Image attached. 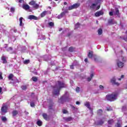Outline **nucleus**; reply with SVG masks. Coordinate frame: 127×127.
Segmentation results:
<instances>
[{
  "instance_id": "423d86ee",
  "label": "nucleus",
  "mask_w": 127,
  "mask_h": 127,
  "mask_svg": "<svg viewBox=\"0 0 127 127\" xmlns=\"http://www.w3.org/2000/svg\"><path fill=\"white\" fill-rule=\"evenodd\" d=\"M114 15H117L118 17H121V13H120V10H119V8H115V11L114 12Z\"/></svg>"
},
{
  "instance_id": "09e8293b",
  "label": "nucleus",
  "mask_w": 127,
  "mask_h": 127,
  "mask_svg": "<svg viewBox=\"0 0 127 127\" xmlns=\"http://www.w3.org/2000/svg\"><path fill=\"white\" fill-rule=\"evenodd\" d=\"M75 91L77 93H79V92H80V87H77L75 89Z\"/></svg>"
},
{
  "instance_id": "a18cd8bd",
  "label": "nucleus",
  "mask_w": 127,
  "mask_h": 127,
  "mask_svg": "<svg viewBox=\"0 0 127 127\" xmlns=\"http://www.w3.org/2000/svg\"><path fill=\"white\" fill-rule=\"evenodd\" d=\"M108 24H114V23L113 22V19L108 20Z\"/></svg>"
},
{
  "instance_id": "473e14b6",
  "label": "nucleus",
  "mask_w": 127,
  "mask_h": 127,
  "mask_svg": "<svg viewBox=\"0 0 127 127\" xmlns=\"http://www.w3.org/2000/svg\"><path fill=\"white\" fill-rule=\"evenodd\" d=\"M127 111V106H123L122 108V112H126Z\"/></svg>"
},
{
  "instance_id": "603ef678",
  "label": "nucleus",
  "mask_w": 127,
  "mask_h": 127,
  "mask_svg": "<svg viewBox=\"0 0 127 127\" xmlns=\"http://www.w3.org/2000/svg\"><path fill=\"white\" fill-rule=\"evenodd\" d=\"M63 51H66L67 50V47L62 48Z\"/></svg>"
},
{
  "instance_id": "13d9d810",
  "label": "nucleus",
  "mask_w": 127,
  "mask_h": 127,
  "mask_svg": "<svg viewBox=\"0 0 127 127\" xmlns=\"http://www.w3.org/2000/svg\"><path fill=\"white\" fill-rule=\"evenodd\" d=\"M26 116H28V114H29L28 112H27L26 111L24 112Z\"/></svg>"
},
{
  "instance_id": "338daca9",
  "label": "nucleus",
  "mask_w": 127,
  "mask_h": 127,
  "mask_svg": "<svg viewBox=\"0 0 127 127\" xmlns=\"http://www.w3.org/2000/svg\"><path fill=\"white\" fill-rule=\"evenodd\" d=\"M124 40H125V41H127V37L126 38H124Z\"/></svg>"
},
{
  "instance_id": "e2e57ef3",
  "label": "nucleus",
  "mask_w": 127,
  "mask_h": 127,
  "mask_svg": "<svg viewBox=\"0 0 127 127\" xmlns=\"http://www.w3.org/2000/svg\"><path fill=\"white\" fill-rule=\"evenodd\" d=\"M107 111H112V108H107Z\"/></svg>"
},
{
  "instance_id": "7ed1b4c3",
  "label": "nucleus",
  "mask_w": 127,
  "mask_h": 127,
  "mask_svg": "<svg viewBox=\"0 0 127 127\" xmlns=\"http://www.w3.org/2000/svg\"><path fill=\"white\" fill-rule=\"evenodd\" d=\"M118 97L117 93H112L111 94H109L106 96V100L107 101H110V102H113V101H116Z\"/></svg>"
},
{
  "instance_id": "5fc2aeb1",
  "label": "nucleus",
  "mask_w": 127,
  "mask_h": 127,
  "mask_svg": "<svg viewBox=\"0 0 127 127\" xmlns=\"http://www.w3.org/2000/svg\"><path fill=\"white\" fill-rule=\"evenodd\" d=\"M63 114H67V110H64L63 111Z\"/></svg>"
},
{
  "instance_id": "58836bf2",
  "label": "nucleus",
  "mask_w": 127,
  "mask_h": 127,
  "mask_svg": "<svg viewBox=\"0 0 127 127\" xmlns=\"http://www.w3.org/2000/svg\"><path fill=\"white\" fill-rule=\"evenodd\" d=\"M35 3H36V2L34 0H32L29 2V4L30 5H33V6L34 5Z\"/></svg>"
},
{
  "instance_id": "5701e85b",
  "label": "nucleus",
  "mask_w": 127,
  "mask_h": 127,
  "mask_svg": "<svg viewBox=\"0 0 127 127\" xmlns=\"http://www.w3.org/2000/svg\"><path fill=\"white\" fill-rule=\"evenodd\" d=\"M21 88L22 89V90H23V91H25L27 89V85H22L21 86Z\"/></svg>"
},
{
  "instance_id": "dca6fc26",
  "label": "nucleus",
  "mask_w": 127,
  "mask_h": 127,
  "mask_svg": "<svg viewBox=\"0 0 127 127\" xmlns=\"http://www.w3.org/2000/svg\"><path fill=\"white\" fill-rule=\"evenodd\" d=\"M43 118H44V120H46V121H47L48 120V115H47V114L46 113H43L42 114Z\"/></svg>"
},
{
  "instance_id": "b1692460",
  "label": "nucleus",
  "mask_w": 127,
  "mask_h": 127,
  "mask_svg": "<svg viewBox=\"0 0 127 127\" xmlns=\"http://www.w3.org/2000/svg\"><path fill=\"white\" fill-rule=\"evenodd\" d=\"M46 14H47V11H44L41 14V17H44V16H45V15H46Z\"/></svg>"
},
{
  "instance_id": "c85d7f7f",
  "label": "nucleus",
  "mask_w": 127,
  "mask_h": 127,
  "mask_svg": "<svg viewBox=\"0 0 127 127\" xmlns=\"http://www.w3.org/2000/svg\"><path fill=\"white\" fill-rule=\"evenodd\" d=\"M13 74H10L8 76L9 80H10L11 81H13Z\"/></svg>"
},
{
  "instance_id": "3c124183",
  "label": "nucleus",
  "mask_w": 127,
  "mask_h": 127,
  "mask_svg": "<svg viewBox=\"0 0 127 127\" xmlns=\"http://www.w3.org/2000/svg\"><path fill=\"white\" fill-rule=\"evenodd\" d=\"M99 88L100 90H104V86L103 85H100Z\"/></svg>"
},
{
  "instance_id": "bf43d9fd",
  "label": "nucleus",
  "mask_w": 127,
  "mask_h": 127,
  "mask_svg": "<svg viewBox=\"0 0 127 127\" xmlns=\"http://www.w3.org/2000/svg\"><path fill=\"white\" fill-rule=\"evenodd\" d=\"M81 103H80V102H79V101H76V105H80Z\"/></svg>"
},
{
  "instance_id": "72a5a7b5",
  "label": "nucleus",
  "mask_w": 127,
  "mask_h": 127,
  "mask_svg": "<svg viewBox=\"0 0 127 127\" xmlns=\"http://www.w3.org/2000/svg\"><path fill=\"white\" fill-rule=\"evenodd\" d=\"M98 33L99 35H102V33H103V30L102 29H99L98 30Z\"/></svg>"
},
{
  "instance_id": "864d4df0",
  "label": "nucleus",
  "mask_w": 127,
  "mask_h": 127,
  "mask_svg": "<svg viewBox=\"0 0 127 127\" xmlns=\"http://www.w3.org/2000/svg\"><path fill=\"white\" fill-rule=\"evenodd\" d=\"M11 50H12V48H11V47H9V48L7 49V51H11Z\"/></svg>"
},
{
  "instance_id": "c756f323",
  "label": "nucleus",
  "mask_w": 127,
  "mask_h": 127,
  "mask_svg": "<svg viewBox=\"0 0 127 127\" xmlns=\"http://www.w3.org/2000/svg\"><path fill=\"white\" fill-rule=\"evenodd\" d=\"M29 5H23V8H24V9H26V10H27V9H29Z\"/></svg>"
},
{
  "instance_id": "1a4fd4ad",
  "label": "nucleus",
  "mask_w": 127,
  "mask_h": 127,
  "mask_svg": "<svg viewBox=\"0 0 127 127\" xmlns=\"http://www.w3.org/2000/svg\"><path fill=\"white\" fill-rule=\"evenodd\" d=\"M104 15V11L103 10L99 11L96 12L94 14L95 16L98 17V16H101V15Z\"/></svg>"
},
{
  "instance_id": "052dcab7",
  "label": "nucleus",
  "mask_w": 127,
  "mask_h": 127,
  "mask_svg": "<svg viewBox=\"0 0 127 127\" xmlns=\"http://www.w3.org/2000/svg\"><path fill=\"white\" fill-rule=\"evenodd\" d=\"M0 79H2V76H1V72H0Z\"/></svg>"
},
{
  "instance_id": "aec40b11",
  "label": "nucleus",
  "mask_w": 127,
  "mask_h": 127,
  "mask_svg": "<svg viewBox=\"0 0 127 127\" xmlns=\"http://www.w3.org/2000/svg\"><path fill=\"white\" fill-rule=\"evenodd\" d=\"M22 19H23V18L21 17L20 18H19V21H20V24H19V26H23L24 24L23 23H22Z\"/></svg>"
},
{
  "instance_id": "7c9ffc66",
  "label": "nucleus",
  "mask_w": 127,
  "mask_h": 127,
  "mask_svg": "<svg viewBox=\"0 0 127 127\" xmlns=\"http://www.w3.org/2000/svg\"><path fill=\"white\" fill-rule=\"evenodd\" d=\"M104 124V121L100 120L97 122V125L102 126Z\"/></svg>"
},
{
  "instance_id": "49530a36",
  "label": "nucleus",
  "mask_w": 127,
  "mask_h": 127,
  "mask_svg": "<svg viewBox=\"0 0 127 127\" xmlns=\"http://www.w3.org/2000/svg\"><path fill=\"white\" fill-rule=\"evenodd\" d=\"M66 122H71L72 121V118L71 117H68L66 119Z\"/></svg>"
},
{
  "instance_id": "393cba45",
  "label": "nucleus",
  "mask_w": 127,
  "mask_h": 127,
  "mask_svg": "<svg viewBox=\"0 0 127 127\" xmlns=\"http://www.w3.org/2000/svg\"><path fill=\"white\" fill-rule=\"evenodd\" d=\"M68 51H69V52H74V51H75V48L73 47H69Z\"/></svg>"
},
{
  "instance_id": "680f3d73",
  "label": "nucleus",
  "mask_w": 127,
  "mask_h": 127,
  "mask_svg": "<svg viewBox=\"0 0 127 127\" xmlns=\"http://www.w3.org/2000/svg\"><path fill=\"white\" fill-rule=\"evenodd\" d=\"M100 7H101V5H99L97 7L96 9H97V10L99 9L100 8Z\"/></svg>"
},
{
  "instance_id": "412c9836",
  "label": "nucleus",
  "mask_w": 127,
  "mask_h": 127,
  "mask_svg": "<svg viewBox=\"0 0 127 127\" xmlns=\"http://www.w3.org/2000/svg\"><path fill=\"white\" fill-rule=\"evenodd\" d=\"M71 108L73 112H77V111H78V108L73 105H71Z\"/></svg>"
},
{
  "instance_id": "69168bd1",
  "label": "nucleus",
  "mask_w": 127,
  "mask_h": 127,
  "mask_svg": "<svg viewBox=\"0 0 127 127\" xmlns=\"http://www.w3.org/2000/svg\"><path fill=\"white\" fill-rule=\"evenodd\" d=\"M84 62H86V63L88 62V59H85L84 60Z\"/></svg>"
},
{
  "instance_id": "f704fd0d",
  "label": "nucleus",
  "mask_w": 127,
  "mask_h": 127,
  "mask_svg": "<svg viewBox=\"0 0 127 127\" xmlns=\"http://www.w3.org/2000/svg\"><path fill=\"white\" fill-rule=\"evenodd\" d=\"M109 15L110 16H113V15H114V9H111V11L109 12Z\"/></svg>"
},
{
  "instance_id": "c9c22d12",
  "label": "nucleus",
  "mask_w": 127,
  "mask_h": 127,
  "mask_svg": "<svg viewBox=\"0 0 127 127\" xmlns=\"http://www.w3.org/2000/svg\"><path fill=\"white\" fill-rule=\"evenodd\" d=\"M72 64L74 66H78V65H79V63H78L77 61H74Z\"/></svg>"
},
{
  "instance_id": "f257e3e1",
  "label": "nucleus",
  "mask_w": 127,
  "mask_h": 127,
  "mask_svg": "<svg viewBox=\"0 0 127 127\" xmlns=\"http://www.w3.org/2000/svg\"><path fill=\"white\" fill-rule=\"evenodd\" d=\"M67 85L63 81H58L56 83L55 86H54L53 94L56 95H60V90L63 88H66Z\"/></svg>"
},
{
  "instance_id": "f3484780",
  "label": "nucleus",
  "mask_w": 127,
  "mask_h": 127,
  "mask_svg": "<svg viewBox=\"0 0 127 127\" xmlns=\"http://www.w3.org/2000/svg\"><path fill=\"white\" fill-rule=\"evenodd\" d=\"M97 115L98 116H102L103 115V110L102 109H99L97 111Z\"/></svg>"
},
{
  "instance_id": "6e6d98bb",
  "label": "nucleus",
  "mask_w": 127,
  "mask_h": 127,
  "mask_svg": "<svg viewBox=\"0 0 127 127\" xmlns=\"http://www.w3.org/2000/svg\"><path fill=\"white\" fill-rule=\"evenodd\" d=\"M70 69H74V65L73 64H72V65H71L70 66Z\"/></svg>"
},
{
  "instance_id": "f8f14e48",
  "label": "nucleus",
  "mask_w": 127,
  "mask_h": 127,
  "mask_svg": "<svg viewBox=\"0 0 127 127\" xmlns=\"http://www.w3.org/2000/svg\"><path fill=\"white\" fill-rule=\"evenodd\" d=\"M44 60L45 61H49V60H51V56L46 55L44 56Z\"/></svg>"
},
{
  "instance_id": "37998d69",
  "label": "nucleus",
  "mask_w": 127,
  "mask_h": 127,
  "mask_svg": "<svg viewBox=\"0 0 127 127\" xmlns=\"http://www.w3.org/2000/svg\"><path fill=\"white\" fill-rule=\"evenodd\" d=\"M14 11H15V8H14V7H11L10 8V12L13 13Z\"/></svg>"
},
{
  "instance_id": "774afa93",
  "label": "nucleus",
  "mask_w": 127,
  "mask_h": 127,
  "mask_svg": "<svg viewBox=\"0 0 127 127\" xmlns=\"http://www.w3.org/2000/svg\"><path fill=\"white\" fill-rule=\"evenodd\" d=\"M125 77V75H121V79H123V78Z\"/></svg>"
},
{
  "instance_id": "c03bdc74",
  "label": "nucleus",
  "mask_w": 127,
  "mask_h": 127,
  "mask_svg": "<svg viewBox=\"0 0 127 127\" xmlns=\"http://www.w3.org/2000/svg\"><path fill=\"white\" fill-rule=\"evenodd\" d=\"M94 61L95 62H99V58L96 56L94 57Z\"/></svg>"
},
{
  "instance_id": "9b49d317",
  "label": "nucleus",
  "mask_w": 127,
  "mask_h": 127,
  "mask_svg": "<svg viewBox=\"0 0 127 127\" xmlns=\"http://www.w3.org/2000/svg\"><path fill=\"white\" fill-rule=\"evenodd\" d=\"M111 82L112 83V85H116L117 86H119L120 83L118 82H116V77H114L111 79Z\"/></svg>"
},
{
  "instance_id": "a878e982",
  "label": "nucleus",
  "mask_w": 127,
  "mask_h": 127,
  "mask_svg": "<svg viewBox=\"0 0 127 127\" xmlns=\"http://www.w3.org/2000/svg\"><path fill=\"white\" fill-rule=\"evenodd\" d=\"M12 114L13 117H15V116H16V115H17L18 114V112H17V111H16V110H14L12 112Z\"/></svg>"
},
{
  "instance_id": "bb28decb",
  "label": "nucleus",
  "mask_w": 127,
  "mask_h": 127,
  "mask_svg": "<svg viewBox=\"0 0 127 127\" xmlns=\"http://www.w3.org/2000/svg\"><path fill=\"white\" fill-rule=\"evenodd\" d=\"M1 120L2 122H3L4 123H5V122H6L7 121V119H6V117H4V116H2L1 118Z\"/></svg>"
},
{
  "instance_id": "a19ab883",
  "label": "nucleus",
  "mask_w": 127,
  "mask_h": 127,
  "mask_svg": "<svg viewBox=\"0 0 127 127\" xmlns=\"http://www.w3.org/2000/svg\"><path fill=\"white\" fill-rule=\"evenodd\" d=\"M49 26H51V27H53L54 26V23L52 22H50L48 23Z\"/></svg>"
},
{
  "instance_id": "ddd939ff",
  "label": "nucleus",
  "mask_w": 127,
  "mask_h": 127,
  "mask_svg": "<svg viewBox=\"0 0 127 127\" xmlns=\"http://www.w3.org/2000/svg\"><path fill=\"white\" fill-rule=\"evenodd\" d=\"M65 13H66V12H65V11L62 12L60 15H59L57 16V18H58L59 19L62 18V17H63V16H64V15H65Z\"/></svg>"
},
{
  "instance_id": "39448f33",
  "label": "nucleus",
  "mask_w": 127,
  "mask_h": 127,
  "mask_svg": "<svg viewBox=\"0 0 127 127\" xmlns=\"http://www.w3.org/2000/svg\"><path fill=\"white\" fill-rule=\"evenodd\" d=\"M80 6V3H74V4L69 6L68 7V10H72V9H74L75 8H78Z\"/></svg>"
},
{
  "instance_id": "2eb2a0df",
  "label": "nucleus",
  "mask_w": 127,
  "mask_h": 127,
  "mask_svg": "<svg viewBox=\"0 0 127 127\" xmlns=\"http://www.w3.org/2000/svg\"><path fill=\"white\" fill-rule=\"evenodd\" d=\"M117 65L119 68H123L124 67V63H123L121 62H118L117 63Z\"/></svg>"
},
{
  "instance_id": "6ab92c4d",
  "label": "nucleus",
  "mask_w": 127,
  "mask_h": 127,
  "mask_svg": "<svg viewBox=\"0 0 127 127\" xmlns=\"http://www.w3.org/2000/svg\"><path fill=\"white\" fill-rule=\"evenodd\" d=\"M108 125H112L115 123V121H114V120L111 119L108 121Z\"/></svg>"
},
{
  "instance_id": "4c0bfd02",
  "label": "nucleus",
  "mask_w": 127,
  "mask_h": 127,
  "mask_svg": "<svg viewBox=\"0 0 127 127\" xmlns=\"http://www.w3.org/2000/svg\"><path fill=\"white\" fill-rule=\"evenodd\" d=\"M39 39H41L42 40H45L46 38H45V36L44 35H41V36H39Z\"/></svg>"
},
{
  "instance_id": "0e129e2a",
  "label": "nucleus",
  "mask_w": 127,
  "mask_h": 127,
  "mask_svg": "<svg viewBox=\"0 0 127 127\" xmlns=\"http://www.w3.org/2000/svg\"><path fill=\"white\" fill-rule=\"evenodd\" d=\"M23 0H18V1H19V2L20 3H21V2H22V1H23Z\"/></svg>"
},
{
  "instance_id": "de8ad7c7",
  "label": "nucleus",
  "mask_w": 127,
  "mask_h": 127,
  "mask_svg": "<svg viewBox=\"0 0 127 127\" xmlns=\"http://www.w3.org/2000/svg\"><path fill=\"white\" fill-rule=\"evenodd\" d=\"M29 62H30V61H29V60H25L23 62L24 64H28V63H29Z\"/></svg>"
},
{
  "instance_id": "f03ea898",
  "label": "nucleus",
  "mask_w": 127,
  "mask_h": 127,
  "mask_svg": "<svg viewBox=\"0 0 127 127\" xmlns=\"http://www.w3.org/2000/svg\"><path fill=\"white\" fill-rule=\"evenodd\" d=\"M65 102H69V94L66 92L64 95L59 100V103L64 104Z\"/></svg>"
},
{
  "instance_id": "a211bd4d",
  "label": "nucleus",
  "mask_w": 127,
  "mask_h": 127,
  "mask_svg": "<svg viewBox=\"0 0 127 127\" xmlns=\"http://www.w3.org/2000/svg\"><path fill=\"white\" fill-rule=\"evenodd\" d=\"M53 102H52L51 104L49 105L48 107L49 111H51V110H53Z\"/></svg>"
},
{
  "instance_id": "e433bc0d",
  "label": "nucleus",
  "mask_w": 127,
  "mask_h": 127,
  "mask_svg": "<svg viewBox=\"0 0 127 127\" xmlns=\"http://www.w3.org/2000/svg\"><path fill=\"white\" fill-rule=\"evenodd\" d=\"M32 80L34 81V82H37V81H38V78L36 77H33L32 78Z\"/></svg>"
},
{
  "instance_id": "79ce46f5",
  "label": "nucleus",
  "mask_w": 127,
  "mask_h": 127,
  "mask_svg": "<svg viewBox=\"0 0 127 127\" xmlns=\"http://www.w3.org/2000/svg\"><path fill=\"white\" fill-rule=\"evenodd\" d=\"M79 27H80V24L79 23H77L75 25L74 29H77L79 28Z\"/></svg>"
},
{
  "instance_id": "6e6552de",
  "label": "nucleus",
  "mask_w": 127,
  "mask_h": 127,
  "mask_svg": "<svg viewBox=\"0 0 127 127\" xmlns=\"http://www.w3.org/2000/svg\"><path fill=\"white\" fill-rule=\"evenodd\" d=\"M95 3H93L90 6V8H95V6L101 2V0H95Z\"/></svg>"
},
{
  "instance_id": "9d476101",
  "label": "nucleus",
  "mask_w": 127,
  "mask_h": 127,
  "mask_svg": "<svg viewBox=\"0 0 127 127\" xmlns=\"http://www.w3.org/2000/svg\"><path fill=\"white\" fill-rule=\"evenodd\" d=\"M28 19H30L31 20H32V19L34 20H38V17L33 15H30L28 16Z\"/></svg>"
},
{
  "instance_id": "cd10ccee",
  "label": "nucleus",
  "mask_w": 127,
  "mask_h": 127,
  "mask_svg": "<svg viewBox=\"0 0 127 127\" xmlns=\"http://www.w3.org/2000/svg\"><path fill=\"white\" fill-rule=\"evenodd\" d=\"M88 57L90 59L93 57V52H90L88 53Z\"/></svg>"
},
{
  "instance_id": "4468645a",
  "label": "nucleus",
  "mask_w": 127,
  "mask_h": 127,
  "mask_svg": "<svg viewBox=\"0 0 127 127\" xmlns=\"http://www.w3.org/2000/svg\"><path fill=\"white\" fill-rule=\"evenodd\" d=\"M1 60L2 61L3 64H5L7 63V61H6V59H5V57H4V56H2L1 58Z\"/></svg>"
},
{
  "instance_id": "0eeeda50",
  "label": "nucleus",
  "mask_w": 127,
  "mask_h": 127,
  "mask_svg": "<svg viewBox=\"0 0 127 127\" xmlns=\"http://www.w3.org/2000/svg\"><path fill=\"white\" fill-rule=\"evenodd\" d=\"M1 112L4 114L7 113V106L6 105H3L1 108Z\"/></svg>"
},
{
  "instance_id": "4d7b16f0",
  "label": "nucleus",
  "mask_w": 127,
  "mask_h": 127,
  "mask_svg": "<svg viewBox=\"0 0 127 127\" xmlns=\"http://www.w3.org/2000/svg\"><path fill=\"white\" fill-rule=\"evenodd\" d=\"M87 80H88V82H90V81H91V80H92V77H88L87 78Z\"/></svg>"
},
{
  "instance_id": "2f4dec72",
  "label": "nucleus",
  "mask_w": 127,
  "mask_h": 127,
  "mask_svg": "<svg viewBox=\"0 0 127 127\" xmlns=\"http://www.w3.org/2000/svg\"><path fill=\"white\" fill-rule=\"evenodd\" d=\"M37 125L39 126V127H41L42 126V122H41L40 120H39L37 122Z\"/></svg>"
},
{
  "instance_id": "ea45409f",
  "label": "nucleus",
  "mask_w": 127,
  "mask_h": 127,
  "mask_svg": "<svg viewBox=\"0 0 127 127\" xmlns=\"http://www.w3.org/2000/svg\"><path fill=\"white\" fill-rule=\"evenodd\" d=\"M115 127H122V125L120 122H118L116 125H115Z\"/></svg>"
},
{
  "instance_id": "8fccbe9b",
  "label": "nucleus",
  "mask_w": 127,
  "mask_h": 127,
  "mask_svg": "<svg viewBox=\"0 0 127 127\" xmlns=\"http://www.w3.org/2000/svg\"><path fill=\"white\" fill-rule=\"evenodd\" d=\"M30 106H31V107H35V104L34 103V102H31L30 103Z\"/></svg>"
},
{
  "instance_id": "4be33fe9",
  "label": "nucleus",
  "mask_w": 127,
  "mask_h": 127,
  "mask_svg": "<svg viewBox=\"0 0 127 127\" xmlns=\"http://www.w3.org/2000/svg\"><path fill=\"white\" fill-rule=\"evenodd\" d=\"M33 7L35 8V9H37L38 8H39V4L36 3L34 4V5L33 6Z\"/></svg>"
},
{
  "instance_id": "20e7f679",
  "label": "nucleus",
  "mask_w": 127,
  "mask_h": 127,
  "mask_svg": "<svg viewBox=\"0 0 127 127\" xmlns=\"http://www.w3.org/2000/svg\"><path fill=\"white\" fill-rule=\"evenodd\" d=\"M84 106L87 108V109H89V110L90 111V114H91L92 116H93V109L91 108V105L90 104V103L88 101L84 103Z\"/></svg>"
}]
</instances>
